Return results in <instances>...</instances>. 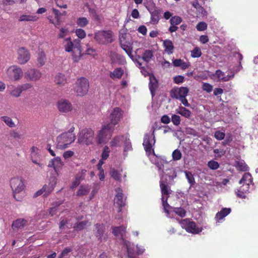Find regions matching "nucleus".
Instances as JSON below:
<instances>
[{
	"instance_id": "nucleus-13",
	"label": "nucleus",
	"mask_w": 258,
	"mask_h": 258,
	"mask_svg": "<svg viewBox=\"0 0 258 258\" xmlns=\"http://www.w3.org/2000/svg\"><path fill=\"white\" fill-rule=\"evenodd\" d=\"M24 78L28 81L37 82L42 77L41 72L36 69L29 68L24 73Z\"/></svg>"
},
{
	"instance_id": "nucleus-36",
	"label": "nucleus",
	"mask_w": 258,
	"mask_h": 258,
	"mask_svg": "<svg viewBox=\"0 0 258 258\" xmlns=\"http://www.w3.org/2000/svg\"><path fill=\"white\" fill-rule=\"evenodd\" d=\"M239 183L241 184H251L252 186L253 185V183L252 182V178L251 177V175L249 173H245L242 178L239 181Z\"/></svg>"
},
{
	"instance_id": "nucleus-55",
	"label": "nucleus",
	"mask_w": 258,
	"mask_h": 258,
	"mask_svg": "<svg viewBox=\"0 0 258 258\" xmlns=\"http://www.w3.org/2000/svg\"><path fill=\"white\" fill-rule=\"evenodd\" d=\"M171 121L175 125H178L180 123L181 118L179 115L173 114L171 116Z\"/></svg>"
},
{
	"instance_id": "nucleus-9",
	"label": "nucleus",
	"mask_w": 258,
	"mask_h": 258,
	"mask_svg": "<svg viewBox=\"0 0 258 258\" xmlns=\"http://www.w3.org/2000/svg\"><path fill=\"white\" fill-rule=\"evenodd\" d=\"M6 75L9 80L17 81L22 77L23 72L19 67L15 65L12 66L7 69Z\"/></svg>"
},
{
	"instance_id": "nucleus-1",
	"label": "nucleus",
	"mask_w": 258,
	"mask_h": 258,
	"mask_svg": "<svg viewBox=\"0 0 258 258\" xmlns=\"http://www.w3.org/2000/svg\"><path fill=\"white\" fill-rule=\"evenodd\" d=\"M80 40L76 39L73 41L70 37L67 38L64 41V47L67 52H73L72 58L74 62H78L82 57Z\"/></svg>"
},
{
	"instance_id": "nucleus-27",
	"label": "nucleus",
	"mask_w": 258,
	"mask_h": 258,
	"mask_svg": "<svg viewBox=\"0 0 258 258\" xmlns=\"http://www.w3.org/2000/svg\"><path fill=\"white\" fill-rule=\"evenodd\" d=\"M37 64L38 67L43 66L47 60L45 52L43 50L39 51L37 56Z\"/></svg>"
},
{
	"instance_id": "nucleus-60",
	"label": "nucleus",
	"mask_w": 258,
	"mask_h": 258,
	"mask_svg": "<svg viewBox=\"0 0 258 258\" xmlns=\"http://www.w3.org/2000/svg\"><path fill=\"white\" fill-rule=\"evenodd\" d=\"M225 136V134L224 132H222L220 131L215 132L214 134V137L218 140H223Z\"/></svg>"
},
{
	"instance_id": "nucleus-35",
	"label": "nucleus",
	"mask_w": 258,
	"mask_h": 258,
	"mask_svg": "<svg viewBox=\"0 0 258 258\" xmlns=\"http://www.w3.org/2000/svg\"><path fill=\"white\" fill-rule=\"evenodd\" d=\"M160 10L157 9H154L153 11L150 12L151 22L153 24H157L160 20L159 14Z\"/></svg>"
},
{
	"instance_id": "nucleus-50",
	"label": "nucleus",
	"mask_w": 258,
	"mask_h": 258,
	"mask_svg": "<svg viewBox=\"0 0 258 258\" xmlns=\"http://www.w3.org/2000/svg\"><path fill=\"white\" fill-rule=\"evenodd\" d=\"M73 250L71 247H66L61 252L58 258H67L69 255V253Z\"/></svg>"
},
{
	"instance_id": "nucleus-29",
	"label": "nucleus",
	"mask_w": 258,
	"mask_h": 258,
	"mask_svg": "<svg viewBox=\"0 0 258 258\" xmlns=\"http://www.w3.org/2000/svg\"><path fill=\"white\" fill-rule=\"evenodd\" d=\"M54 82L59 86H63L67 83V78L64 75L61 73H58L55 76Z\"/></svg>"
},
{
	"instance_id": "nucleus-24",
	"label": "nucleus",
	"mask_w": 258,
	"mask_h": 258,
	"mask_svg": "<svg viewBox=\"0 0 258 258\" xmlns=\"http://www.w3.org/2000/svg\"><path fill=\"white\" fill-rule=\"evenodd\" d=\"M27 221L24 219H18L14 221L12 227L14 231L22 229L27 224Z\"/></svg>"
},
{
	"instance_id": "nucleus-62",
	"label": "nucleus",
	"mask_w": 258,
	"mask_h": 258,
	"mask_svg": "<svg viewBox=\"0 0 258 258\" xmlns=\"http://www.w3.org/2000/svg\"><path fill=\"white\" fill-rule=\"evenodd\" d=\"M10 136L11 138L15 139H20L21 138V135L15 130L11 131Z\"/></svg>"
},
{
	"instance_id": "nucleus-58",
	"label": "nucleus",
	"mask_w": 258,
	"mask_h": 258,
	"mask_svg": "<svg viewBox=\"0 0 258 258\" xmlns=\"http://www.w3.org/2000/svg\"><path fill=\"white\" fill-rule=\"evenodd\" d=\"M196 28L198 31H204L207 28V24L204 22L199 23L197 26Z\"/></svg>"
},
{
	"instance_id": "nucleus-2",
	"label": "nucleus",
	"mask_w": 258,
	"mask_h": 258,
	"mask_svg": "<svg viewBox=\"0 0 258 258\" xmlns=\"http://www.w3.org/2000/svg\"><path fill=\"white\" fill-rule=\"evenodd\" d=\"M74 127H72L68 132H64L56 138V148L59 149H64L69 147L76 140V137L74 134Z\"/></svg>"
},
{
	"instance_id": "nucleus-40",
	"label": "nucleus",
	"mask_w": 258,
	"mask_h": 258,
	"mask_svg": "<svg viewBox=\"0 0 258 258\" xmlns=\"http://www.w3.org/2000/svg\"><path fill=\"white\" fill-rule=\"evenodd\" d=\"M122 169L117 170L115 169H112L110 171L111 176L115 180L119 182L122 181L120 172H122Z\"/></svg>"
},
{
	"instance_id": "nucleus-20",
	"label": "nucleus",
	"mask_w": 258,
	"mask_h": 258,
	"mask_svg": "<svg viewBox=\"0 0 258 258\" xmlns=\"http://www.w3.org/2000/svg\"><path fill=\"white\" fill-rule=\"evenodd\" d=\"M63 166V163L59 157L54 158L51 159L48 164V167H53L56 172H57ZM57 174V173H56Z\"/></svg>"
},
{
	"instance_id": "nucleus-11",
	"label": "nucleus",
	"mask_w": 258,
	"mask_h": 258,
	"mask_svg": "<svg viewBox=\"0 0 258 258\" xmlns=\"http://www.w3.org/2000/svg\"><path fill=\"white\" fill-rule=\"evenodd\" d=\"M182 228L189 233L197 234L202 231V229L197 227L194 222L190 221L188 219H185L179 221Z\"/></svg>"
},
{
	"instance_id": "nucleus-19",
	"label": "nucleus",
	"mask_w": 258,
	"mask_h": 258,
	"mask_svg": "<svg viewBox=\"0 0 258 258\" xmlns=\"http://www.w3.org/2000/svg\"><path fill=\"white\" fill-rule=\"evenodd\" d=\"M121 110L118 108H115L110 115L111 123L113 125L116 124L121 117Z\"/></svg>"
},
{
	"instance_id": "nucleus-6",
	"label": "nucleus",
	"mask_w": 258,
	"mask_h": 258,
	"mask_svg": "<svg viewBox=\"0 0 258 258\" xmlns=\"http://www.w3.org/2000/svg\"><path fill=\"white\" fill-rule=\"evenodd\" d=\"M94 132L91 128L82 130L78 134V142L87 146L93 144L94 141Z\"/></svg>"
},
{
	"instance_id": "nucleus-47",
	"label": "nucleus",
	"mask_w": 258,
	"mask_h": 258,
	"mask_svg": "<svg viewBox=\"0 0 258 258\" xmlns=\"http://www.w3.org/2000/svg\"><path fill=\"white\" fill-rule=\"evenodd\" d=\"M76 23L78 26L84 27L88 24L89 21L85 17H80L77 19Z\"/></svg>"
},
{
	"instance_id": "nucleus-26",
	"label": "nucleus",
	"mask_w": 258,
	"mask_h": 258,
	"mask_svg": "<svg viewBox=\"0 0 258 258\" xmlns=\"http://www.w3.org/2000/svg\"><path fill=\"white\" fill-rule=\"evenodd\" d=\"M126 227L121 226L119 227H115L113 229V233L116 236H120L121 238L123 240V242L126 240H124L123 237L125 234Z\"/></svg>"
},
{
	"instance_id": "nucleus-28",
	"label": "nucleus",
	"mask_w": 258,
	"mask_h": 258,
	"mask_svg": "<svg viewBox=\"0 0 258 258\" xmlns=\"http://www.w3.org/2000/svg\"><path fill=\"white\" fill-rule=\"evenodd\" d=\"M90 225H91V223L88 220L78 221L74 225L73 228L76 231H81Z\"/></svg>"
},
{
	"instance_id": "nucleus-21",
	"label": "nucleus",
	"mask_w": 258,
	"mask_h": 258,
	"mask_svg": "<svg viewBox=\"0 0 258 258\" xmlns=\"http://www.w3.org/2000/svg\"><path fill=\"white\" fill-rule=\"evenodd\" d=\"M153 156L151 158V162L155 164L157 167L159 171H160L161 172L160 173V174H161L162 175H164V171H163V163L164 161L158 158L155 153H153Z\"/></svg>"
},
{
	"instance_id": "nucleus-10",
	"label": "nucleus",
	"mask_w": 258,
	"mask_h": 258,
	"mask_svg": "<svg viewBox=\"0 0 258 258\" xmlns=\"http://www.w3.org/2000/svg\"><path fill=\"white\" fill-rule=\"evenodd\" d=\"M154 131L151 135L146 134L145 135L144 141L143 145L144 147V149L146 151L147 154L148 155L151 154L152 153H154L153 146L155 143V139L154 136Z\"/></svg>"
},
{
	"instance_id": "nucleus-25",
	"label": "nucleus",
	"mask_w": 258,
	"mask_h": 258,
	"mask_svg": "<svg viewBox=\"0 0 258 258\" xmlns=\"http://www.w3.org/2000/svg\"><path fill=\"white\" fill-rule=\"evenodd\" d=\"M53 188H54V185H52V184L51 185H45L43 186V187L42 188V189L37 191L35 194V196L37 197L38 196L43 194V196L46 197L53 190Z\"/></svg>"
},
{
	"instance_id": "nucleus-51",
	"label": "nucleus",
	"mask_w": 258,
	"mask_h": 258,
	"mask_svg": "<svg viewBox=\"0 0 258 258\" xmlns=\"http://www.w3.org/2000/svg\"><path fill=\"white\" fill-rule=\"evenodd\" d=\"M124 140V151L126 152L131 150L132 149L131 143L127 137H122Z\"/></svg>"
},
{
	"instance_id": "nucleus-12",
	"label": "nucleus",
	"mask_w": 258,
	"mask_h": 258,
	"mask_svg": "<svg viewBox=\"0 0 258 258\" xmlns=\"http://www.w3.org/2000/svg\"><path fill=\"white\" fill-rule=\"evenodd\" d=\"M94 227L95 228L93 230V232L98 240L100 242L106 241L108 238V235L107 233L105 232L104 225L103 224L97 223L94 225Z\"/></svg>"
},
{
	"instance_id": "nucleus-43",
	"label": "nucleus",
	"mask_w": 258,
	"mask_h": 258,
	"mask_svg": "<svg viewBox=\"0 0 258 258\" xmlns=\"http://www.w3.org/2000/svg\"><path fill=\"white\" fill-rule=\"evenodd\" d=\"M62 204L61 202H56L54 203L52 207L49 209V214L51 216H53L57 213L58 207Z\"/></svg>"
},
{
	"instance_id": "nucleus-34",
	"label": "nucleus",
	"mask_w": 258,
	"mask_h": 258,
	"mask_svg": "<svg viewBox=\"0 0 258 258\" xmlns=\"http://www.w3.org/2000/svg\"><path fill=\"white\" fill-rule=\"evenodd\" d=\"M124 74V71L121 68L115 69L113 72H110V77L114 80L115 79H120Z\"/></svg>"
},
{
	"instance_id": "nucleus-52",
	"label": "nucleus",
	"mask_w": 258,
	"mask_h": 258,
	"mask_svg": "<svg viewBox=\"0 0 258 258\" xmlns=\"http://www.w3.org/2000/svg\"><path fill=\"white\" fill-rule=\"evenodd\" d=\"M202 55V52L200 48L196 47L191 51V56L192 57H199Z\"/></svg>"
},
{
	"instance_id": "nucleus-64",
	"label": "nucleus",
	"mask_w": 258,
	"mask_h": 258,
	"mask_svg": "<svg viewBox=\"0 0 258 258\" xmlns=\"http://www.w3.org/2000/svg\"><path fill=\"white\" fill-rule=\"evenodd\" d=\"M121 138H122V137H121ZM120 140V137H116L113 138V140L110 143L111 146L114 147L118 146L119 145Z\"/></svg>"
},
{
	"instance_id": "nucleus-7",
	"label": "nucleus",
	"mask_w": 258,
	"mask_h": 258,
	"mask_svg": "<svg viewBox=\"0 0 258 258\" xmlns=\"http://www.w3.org/2000/svg\"><path fill=\"white\" fill-rule=\"evenodd\" d=\"M89 88L88 80L84 77H81L77 79L74 90L77 96H83L87 93Z\"/></svg>"
},
{
	"instance_id": "nucleus-38",
	"label": "nucleus",
	"mask_w": 258,
	"mask_h": 258,
	"mask_svg": "<svg viewBox=\"0 0 258 258\" xmlns=\"http://www.w3.org/2000/svg\"><path fill=\"white\" fill-rule=\"evenodd\" d=\"M153 57V51L151 50H146L141 57L139 56V59L142 58L146 62H149Z\"/></svg>"
},
{
	"instance_id": "nucleus-4",
	"label": "nucleus",
	"mask_w": 258,
	"mask_h": 258,
	"mask_svg": "<svg viewBox=\"0 0 258 258\" xmlns=\"http://www.w3.org/2000/svg\"><path fill=\"white\" fill-rule=\"evenodd\" d=\"M114 126L110 123L103 125L95 138L96 143L98 144H106L111 138Z\"/></svg>"
},
{
	"instance_id": "nucleus-17",
	"label": "nucleus",
	"mask_w": 258,
	"mask_h": 258,
	"mask_svg": "<svg viewBox=\"0 0 258 258\" xmlns=\"http://www.w3.org/2000/svg\"><path fill=\"white\" fill-rule=\"evenodd\" d=\"M117 194L114 198V204L119 207L118 212L121 211V208L124 206V200L123 199L122 190L118 188L116 189Z\"/></svg>"
},
{
	"instance_id": "nucleus-5",
	"label": "nucleus",
	"mask_w": 258,
	"mask_h": 258,
	"mask_svg": "<svg viewBox=\"0 0 258 258\" xmlns=\"http://www.w3.org/2000/svg\"><path fill=\"white\" fill-rule=\"evenodd\" d=\"M11 187L13 191L14 198L18 201L22 199V196H17V194H21L25 188V185L22 177H15L12 178L10 181Z\"/></svg>"
},
{
	"instance_id": "nucleus-15",
	"label": "nucleus",
	"mask_w": 258,
	"mask_h": 258,
	"mask_svg": "<svg viewBox=\"0 0 258 258\" xmlns=\"http://www.w3.org/2000/svg\"><path fill=\"white\" fill-rule=\"evenodd\" d=\"M57 107L61 112H68L72 110L73 106L70 101L67 99H61L58 101Z\"/></svg>"
},
{
	"instance_id": "nucleus-8",
	"label": "nucleus",
	"mask_w": 258,
	"mask_h": 258,
	"mask_svg": "<svg viewBox=\"0 0 258 258\" xmlns=\"http://www.w3.org/2000/svg\"><path fill=\"white\" fill-rule=\"evenodd\" d=\"M113 33L110 30L99 31L94 34V39L100 44H107L113 41Z\"/></svg>"
},
{
	"instance_id": "nucleus-18",
	"label": "nucleus",
	"mask_w": 258,
	"mask_h": 258,
	"mask_svg": "<svg viewBox=\"0 0 258 258\" xmlns=\"http://www.w3.org/2000/svg\"><path fill=\"white\" fill-rule=\"evenodd\" d=\"M172 91L174 93L173 97L179 99L181 98L186 97L189 92V89L187 87H181L174 89Z\"/></svg>"
},
{
	"instance_id": "nucleus-53",
	"label": "nucleus",
	"mask_w": 258,
	"mask_h": 258,
	"mask_svg": "<svg viewBox=\"0 0 258 258\" xmlns=\"http://www.w3.org/2000/svg\"><path fill=\"white\" fill-rule=\"evenodd\" d=\"M110 149L108 146H105L101 155V159L105 160L109 157Z\"/></svg>"
},
{
	"instance_id": "nucleus-59",
	"label": "nucleus",
	"mask_w": 258,
	"mask_h": 258,
	"mask_svg": "<svg viewBox=\"0 0 258 258\" xmlns=\"http://www.w3.org/2000/svg\"><path fill=\"white\" fill-rule=\"evenodd\" d=\"M208 166L210 169L213 170H216L219 167L218 163L215 161H209L208 163Z\"/></svg>"
},
{
	"instance_id": "nucleus-54",
	"label": "nucleus",
	"mask_w": 258,
	"mask_h": 258,
	"mask_svg": "<svg viewBox=\"0 0 258 258\" xmlns=\"http://www.w3.org/2000/svg\"><path fill=\"white\" fill-rule=\"evenodd\" d=\"M185 132L187 135H191L194 137L199 136V133L191 127H186Z\"/></svg>"
},
{
	"instance_id": "nucleus-42",
	"label": "nucleus",
	"mask_w": 258,
	"mask_h": 258,
	"mask_svg": "<svg viewBox=\"0 0 258 258\" xmlns=\"http://www.w3.org/2000/svg\"><path fill=\"white\" fill-rule=\"evenodd\" d=\"M2 121H4L7 125L10 127H15L16 126L15 123L13 121L12 119L8 116H3L1 117Z\"/></svg>"
},
{
	"instance_id": "nucleus-44",
	"label": "nucleus",
	"mask_w": 258,
	"mask_h": 258,
	"mask_svg": "<svg viewBox=\"0 0 258 258\" xmlns=\"http://www.w3.org/2000/svg\"><path fill=\"white\" fill-rule=\"evenodd\" d=\"M9 93L13 97H18L21 95L22 91L20 86L13 87V89L9 90Z\"/></svg>"
},
{
	"instance_id": "nucleus-31",
	"label": "nucleus",
	"mask_w": 258,
	"mask_h": 258,
	"mask_svg": "<svg viewBox=\"0 0 258 258\" xmlns=\"http://www.w3.org/2000/svg\"><path fill=\"white\" fill-rule=\"evenodd\" d=\"M124 244L125 245L127 249L128 258H138L134 255L133 244H132L128 241L125 240L124 241Z\"/></svg>"
},
{
	"instance_id": "nucleus-48",
	"label": "nucleus",
	"mask_w": 258,
	"mask_h": 258,
	"mask_svg": "<svg viewBox=\"0 0 258 258\" xmlns=\"http://www.w3.org/2000/svg\"><path fill=\"white\" fill-rule=\"evenodd\" d=\"M236 167L240 171H246L248 167L243 161H238L236 162Z\"/></svg>"
},
{
	"instance_id": "nucleus-41",
	"label": "nucleus",
	"mask_w": 258,
	"mask_h": 258,
	"mask_svg": "<svg viewBox=\"0 0 258 258\" xmlns=\"http://www.w3.org/2000/svg\"><path fill=\"white\" fill-rule=\"evenodd\" d=\"M72 227V225L70 223L69 220L67 218H61V220L59 222V229L63 230L65 227L69 229Z\"/></svg>"
},
{
	"instance_id": "nucleus-49",
	"label": "nucleus",
	"mask_w": 258,
	"mask_h": 258,
	"mask_svg": "<svg viewBox=\"0 0 258 258\" xmlns=\"http://www.w3.org/2000/svg\"><path fill=\"white\" fill-rule=\"evenodd\" d=\"M182 22V19L180 17L175 16L172 17L170 20V23L171 25H178Z\"/></svg>"
},
{
	"instance_id": "nucleus-56",
	"label": "nucleus",
	"mask_w": 258,
	"mask_h": 258,
	"mask_svg": "<svg viewBox=\"0 0 258 258\" xmlns=\"http://www.w3.org/2000/svg\"><path fill=\"white\" fill-rule=\"evenodd\" d=\"M172 158L174 160H178L181 158V153L180 151L178 150H175L172 153Z\"/></svg>"
},
{
	"instance_id": "nucleus-33",
	"label": "nucleus",
	"mask_w": 258,
	"mask_h": 258,
	"mask_svg": "<svg viewBox=\"0 0 258 258\" xmlns=\"http://www.w3.org/2000/svg\"><path fill=\"white\" fill-rule=\"evenodd\" d=\"M175 112L176 113L187 118H189L191 115V111L183 106H179L176 109Z\"/></svg>"
},
{
	"instance_id": "nucleus-30",
	"label": "nucleus",
	"mask_w": 258,
	"mask_h": 258,
	"mask_svg": "<svg viewBox=\"0 0 258 258\" xmlns=\"http://www.w3.org/2000/svg\"><path fill=\"white\" fill-rule=\"evenodd\" d=\"M230 208H223L220 212H218L215 216V219L217 221H219L220 220L224 218L226 216H227L231 212Z\"/></svg>"
},
{
	"instance_id": "nucleus-57",
	"label": "nucleus",
	"mask_w": 258,
	"mask_h": 258,
	"mask_svg": "<svg viewBox=\"0 0 258 258\" xmlns=\"http://www.w3.org/2000/svg\"><path fill=\"white\" fill-rule=\"evenodd\" d=\"M52 12L55 15V18L56 19V23L55 24L56 25H59L60 24V17L61 16V13L58 10L55 9H52Z\"/></svg>"
},
{
	"instance_id": "nucleus-23",
	"label": "nucleus",
	"mask_w": 258,
	"mask_h": 258,
	"mask_svg": "<svg viewBox=\"0 0 258 258\" xmlns=\"http://www.w3.org/2000/svg\"><path fill=\"white\" fill-rule=\"evenodd\" d=\"M149 89L150 90L152 96H153L154 95V93L156 90L157 89L158 87V82L156 78L155 77V76L152 74H150L149 75Z\"/></svg>"
},
{
	"instance_id": "nucleus-63",
	"label": "nucleus",
	"mask_w": 258,
	"mask_h": 258,
	"mask_svg": "<svg viewBox=\"0 0 258 258\" xmlns=\"http://www.w3.org/2000/svg\"><path fill=\"white\" fill-rule=\"evenodd\" d=\"M22 92L23 91H27L30 89H31L33 86L30 83H25L19 86Z\"/></svg>"
},
{
	"instance_id": "nucleus-3",
	"label": "nucleus",
	"mask_w": 258,
	"mask_h": 258,
	"mask_svg": "<svg viewBox=\"0 0 258 258\" xmlns=\"http://www.w3.org/2000/svg\"><path fill=\"white\" fill-rule=\"evenodd\" d=\"M160 176L161 179L160 182V186L162 195L161 198L162 205L163 206L165 212L166 213L167 216H168L169 214V211L168 209L170 207V206L167 203V199L168 195L170 194V189L168 186L167 179H164V175L160 174Z\"/></svg>"
},
{
	"instance_id": "nucleus-32",
	"label": "nucleus",
	"mask_w": 258,
	"mask_h": 258,
	"mask_svg": "<svg viewBox=\"0 0 258 258\" xmlns=\"http://www.w3.org/2000/svg\"><path fill=\"white\" fill-rule=\"evenodd\" d=\"M163 46L165 52L168 54H171L173 52L174 46L171 40L166 39L163 41Z\"/></svg>"
},
{
	"instance_id": "nucleus-61",
	"label": "nucleus",
	"mask_w": 258,
	"mask_h": 258,
	"mask_svg": "<svg viewBox=\"0 0 258 258\" xmlns=\"http://www.w3.org/2000/svg\"><path fill=\"white\" fill-rule=\"evenodd\" d=\"M76 35L80 39H83L86 36V32L85 31L82 29H77L76 30Z\"/></svg>"
},
{
	"instance_id": "nucleus-16",
	"label": "nucleus",
	"mask_w": 258,
	"mask_h": 258,
	"mask_svg": "<svg viewBox=\"0 0 258 258\" xmlns=\"http://www.w3.org/2000/svg\"><path fill=\"white\" fill-rule=\"evenodd\" d=\"M121 47L125 51L130 57H132L133 47L132 44L125 40V38L122 35L119 38Z\"/></svg>"
},
{
	"instance_id": "nucleus-45",
	"label": "nucleus",
	"mask_w": 258,
	"mask_h": 258,
	"mask_svg": "<svg viewBox=\"0 0 258 258\" xmlns=\"http://www.w3.org/2000/svg\"><path fill=\"white\" fill-rule=\"evenodd\" d=\"M171 208L173 209V211L177 215L180 216V217H184L186 215V211L182 208H172L170 207L168 210Z\"/></svg>"
},
{
	"instance_id": "nucleus-46",
	"label": "nucleus",
	"mask_w": 258,
	"mask_h": 258,
	"mask_svg": "<svg viewBox=\"0 0 258 258\" xmlns=\"http://www.w3.org/2000/svg\"><path fill=\"white\" fill-rule=\"evenodd\" d=\"M185 175L187 179L188 182L190 184V186H193L196 182L193 174L189 171H184Z\"/></svg>"
},
{
	"instance_id": "nucleus-14",
	"label": "nucleus",
	"mask_w": 258,
	"mask_h": 258,
	"mask_svg": "<svg viewBox=\"0 0 258 258\" xmlns=\"http://www.w3.org/2000/svg\"><path fill=\"white\" fill-rule=\"evenodd\" d=\"M30 58L29 51L24 47L20 48L18 50V61L19 64H25Z\"/></svg>"
},
{
	"instance_id": "nucleus-22",
	"label": "nucleus",
	"mask_w": 258,
	"mask_h": 258,
	"mask_svg": "<svg viewBox=\"0 0 258 258\" xmlns=\"http://www.w3.org/2000/svg\"><path fill=\"white\" fill-rule=\"evenodd\" d=\"M215 76L218 78L219 81L227 82L234 77V73H232L230 75H226L224 72L220 70H218L216 71Z\"/></svg>"
},
{
	"instance_id": "nucleus-39",
	"label": "nucleus",
	"mask_w": 258,
	"mask_h": 258,
	"mask_svg": "<svg viewBox=\"0 0 258 258\" xmlns=\"http://www.w3.org/2000/svg\"><path fill=\"white\" fill-rule=\"evenodd\" d=\"M38 19V17L35 15H22L20 16L19 21H36Z\"/></svg>"
},
{
	"instance_id": "nucleus-37",
	"label": "nucleus",
	"mask_w": 258,
	"mask_h": 258,
	"mask_svg": "<svg viewBox=\"0 0 258 258\" xmlns=\"http://www.w3.org/2000/svg\"><path fill=\"white\" fill-rule=\"evenodd\" d=\"M90 188V186L88 185L80 186L77 192V196H83L87 195L89 192Z\"/></svg>"
}]
</instances>
